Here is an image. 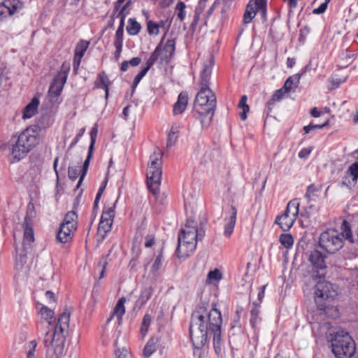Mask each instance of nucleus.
Returning <instances> with one entry per match:
<instances>
[{"label": "nucleus", "mask_w": 358, "mask_h": 358, "mask_svg": "<svg viewBox=\"0 0 358 358\" xmlns=\"http://www.w3.org/2000/svg\"><path fill=\"white\" fill-rule=\"evenodd\" d=\"M117 201V200H116L111 206H106L104 208L98 227L99 242L102 241L105 238L107 233L111 231Z\"/></svg>", "instance_id": "obj_12"}, {"label": "nucleus", "mask_w": 358, "mask_h": 358, "mask_svg": "<svg viewBox=\"0 0 358 358\" xmlns=\"http://www.w3.org/2000/svg\"><path fill=\"white\" fill-rule=\"evenodd\" d=\"M155 243V238L152 236H147L145 237V246L146 248L151 247Z\"/></svg>", "instance_id": "obj_61"}, {"label": "nucleus", "mask_w": 358, "mask_h": 358, "mask_svg": "<svg viewBox=\"0 0 358 358\" xmlns=\"http://www.w3.org/2000/svg\"><path fill=\"white\" fill-rule=\"evenodd\" d=\"M65 83L66 82H63V80L55 77L48 90L49 96L57 98L61 94Z\"/></svg>", "instance_id": "obj_22"}, {"label": "nucleus", "mask_w": 358, "mask_h": 358, "mask_svg": "<svg viewBox=\"0 0 358 358\" xmlns=\"http://www.w3.org/2000/svg\"><path fill=\"white\" fill-rule=\"evenodd\" d=\"M89 42L83 40L79 41L76 46L74 55L83 57L89 46Z\"/></svg>", "instance_id": "obj_35"}, {"label": "nucleus", "mask_w": 358, "mask_h": 358, "mask_svg": "<svg viewBox=\"0 0 358 358\" xmlns=\"http://www.w3.org/2000/svg\"><path fill=\"white\" fill-rule=\"evenodd\" d=\"M301 74L296 73L292 76H289L285 81L283 89L285 92H289L292 90H294L299 85L301 79Z\"/></svg>", "instance_id": "obj_27"}, {"label": "nucleus", "mask_w": 358, "mask_h": 358, "mask_svg": "<svg viewBox=\"0 0 358 358\" xmlns=\"http://www.w3.org/2000/svg\"><path fill=\"white\" fill-rule=\"evenodd\" d=\"M70 314L64 312L59 317L57 323L54 327V332H47L45 335L43 343L48 353L57 356L63 353L65 343L66 333L69 328Z\"/></svg>", "instance_id": "obj_4"}, {"label": "nucleus", "mask_w": 358, "mask_h": 358, "mask_svg": "<svg viewBox=\"0 0 358 358\" xmlns=\"http://www.w3.org/2000/svg\"><path fill=\"white\" fill-rule=\"evenodd\" d=\"M255 307L251 310V317H250V324L253 328L255 327L256 324H259L261 319L259 317V310L257 307L256 303H254Z\"/></svg>", "instance_id": "obj_39"}, {"label": "nucleus", "mask_w": 358, "mask_h": 358, "mask_svg": "<svg viewBox=\"0 0 358 358\" xmlns=\"http://www.w3.org/2000/svg\"><path fill=\"white\" fill-rule=\"evenodd\" d=\"M200 15H201V14L194 13V19H193V21L191 24L192 29H194L195 28V27L197 25V24L199 21V19H200Z\"/></svg>", "instance_id": "obj_64"}, {"label": "nucleus", "mask_w": 358, "mask_h": 358, "mask_svg": "<svg viewBox=\"0 0 358 358\" xmlns=\"http://www.w3.org/2000/svg\"><path fill=\"white\" fill-rule=\"evenodd\" d=\"M188 95L186 92H182L178 96L177 101L173 105V113L175 115L182 114L187 105Z\"/></svg>", "instance_id": "obj_21"}, {"label": "nucleus", "mask_w": 358, "mask_h": 358, "mask_svg": "<svg viewBox=\"0 0 358 358\" xmlns=\"http://www.w3.org/2000/svg\"><path fill=\"white\" fill-rule=\"evenodd\" d=\"M23 7V3L20 0H4L0 3V17L19 12Z\"/></svg>", "instance_id": "obj_14"}, {"label": "nucleus", "mask_w": 358, "mask_h": 358, "mask_svg": "<svg viewBox=\"0 0 358 358\" xmlns=\"http://www.w3.org/2000/svg\"><path fill=\"white\" fill-rule=\"evenodd\" d=\"M247 96H242L239 103L238 107L243 109V111L240 113V117L242 120H245L247 118V113L249 111V106L247 104Z\"/></svg>", "instance_id": "obj_34"}, {"label": "nucleus", "mask_w": 358, "mask_h": 358, "mask_svg": "<svg viewBox=\"0 0 358 358\" xmlns=\"http://www.w3.org/2000/svg\"><path fill=\"white\" fill-rule=\"evenodd\" d=\"M342 231L335 229H329L321 234L320 236V246L331 254H334L343 246L344 239L350 241L352 238V231L348 222L343 221Z\"/></svg>", "instance_id": "obj_5"}, {"label": "nucleus", "mask_w": 358, "mask_h": 358, "mask_svg": "<svg viewBox=\"0 0 358 358\" xmlns=\"http://www.w3.org/2000/svg\"><path fill=\"white\" fill-rule=\"evenodd\" d=\"M45 296L46 298L49 300V302L51 303V302H55L56 301V299H55V294L51 292V291H47L45 292Z\"/></svg>", "instance_id": "obj_63"}, {"label": "nucleus", "mask_w": 358, "mask_h": 358, "mask_svg": "<svg viewBox=\"0 0 358 358\" xmlns=\"http://www.w3.org/2000/svg\"><path fill=\"white\" fill-rule=\"evenodd\" d=\"M320 189V187H316L315 185H310L307 187L305 197L308 201L310 200L311 195L315 192H318Z\"/></svg>", "instance_id": "obj_48"}, {"label": "nucleus", "mask_w": 358, "mask_h": 358, "mask_svg": "<svg viewBox=\"0 0 358 358\" xmlns=\"http://www.w3.org/2000/svg\"><path fill=\"white\" fill-rule=\"evenodd\" d=\"M180 131V126L177 124H174L172 125L171 130L168 134L167 138V148L172 147L175 145L178 141V135Z\"/></svg>", "instance_id": "obj_28"}, {"label": "nucleus", "mask_w": 358, "mask_h": 358, "mask_svg": "<svg viewBox=\"0 0 358 358\" xmlns=\"http://www.w3.org/2000/svg\"><path fill=\"white\" fill-rule=\"evenodd\" d=\"M285 93H287L285 92V89L283 87L275 92V93L271 96V99L268 101V108L271 110V106L276 102L280 101Z\"/></svg>", "instance_id": "obj_33"}, {"label": "nucleus", "mask_w": 358, "mask_h": 358, "mask_svg": "<svg viewBox=\"0 0 358 358\" xmlns=\"http://www.w3.org/2000/svg\"><path fill=\"white\" fill-rule=\"evenodd\" d=\"M222 278V273L218 269H215L213 271H210L208 273L207 276V282H211L212 281H218Z\"/></svg>", "instance_id": "obj_43"}, {"label": "nucleus", "mask_w": 358, "mask_h": 358, "mask_svg": "<svg viewBox=\"0 0 358 358\" xmlns=\"http://www.w3.org/2000/svg\"><path fill=\"white\" fill-rule=\"evenodd\" d=\"M158 50L157 60L159 59L161 63L169 62L172 58L176 49L175 39H168L163 48L158 45L155 51Z\"/></svg>", "instance_id": "obj_15"}, {"label": "nucleus", "mask_w": 358, "mask_h": 358, "mask_svg": "<svg viewBox=\"0 0 358 358\" xmlns=\"http://www.w3.org/2000/svg\"><path fill=\"white\" fill-rule=\"evenodd\" d=\"M125 302L126 299L124 297H122L118 300L113 309V315L108 318L107 321L108 322H109L114 316L117 317L119 323L121 322L122 316L125 313Z\"/></svg>", "instance_id": "obj_24"}, {"label": "nucleus", "mask_w": 358, "mask_h": 358, "mask_svg": "<svg viewBox=\"0 0 358 358\" xmlns=\"http://www.w3.org/2000/svg\"><path fill=\"white\" fill-rule=\"evenodd\" d=\"M185 3L182 1H180L177 3L176 9L178 10L177 16L180 21H182L186 15V12L185 10Z\"/></svg>", "instance_id": "obj_45"}, {"label": "nucleus", "mask_w": 358, "mask_h": 358, "mask_svg": "<svg viewBox=\"0 0 358 358\" xmlns=\"http://www.w3.org/2000/svg\"><path fill=\"white\" fill-rule=\"evenodd\" d=\"M38 314L42 320L48 322L49 326L53 324L52 319L54 318L55 313L52 309L46 306H43L38 311Z\"/></svg>", "instance_id": "obj_29"}, {"label": "nucleus", "mask_w": 358, "mask_h": 358, "mask_svg": "<svg viewBox=\"0 0 358 358\" xmlns=\"http://www.w3.org/2000/svg\"><path fill=\"white\" fill-rule=\"evenodd\" d=\"M153 293L152 287H145L141 293L139 298L136 301L134 308L141 309L150 299Z\"/></svg>", "instance_id": "obj_25"}, {"label": "nucleus", "mask_w": 358, "mask_h": 358, "mask_svg": "<svg viewBox=\"0 0 358 358\" xmlns=\"http://www.w3.org/2000/svg\"><path fill=\"white\" fill-rule=\"evenodd\" d=\"M151 320H152V319H151V316L150 315L146 314L144 315V317L143 318L141 327V334L143 337H144L146 335V334L148 331L150 324L151 323Z\"/></svg>", "instance_id": "obj_40"}, {"label": "nucleus", "mask_w": 358, "mask_h": 358, "mask_svg": "<svg viewBox=\"0 0 358 358\" xmlns=\"http://www.w3.org/2000/svg\"><path fill=\"white\" fill-rule=\"evenodd\" d=\"M41 129L32 125L24 129L18 136L12 148V156L17 161L24 158L26 155L41 141Z\"/></svg>", "instance_id": "obj_6"}, {"label": "nucleus", "mask_w": 358, "mask_h": 358, "mask_svg": "<svg viewBox=\"0 0 358 358\" xmlns=\"http://www.w3.org/2000/svg\"><path fill=\"white\" fill-rule=\"evenodd\" d=\"M205 236L202 227L198 228L195 222L189 218L185 227L180 230L178 238L176 254L178 258L189 257L196 249L197 242Z\"/></svg>", "instance_id": "obj_3"}, {"label": "nucleus", "mask_w": 358, "mask_h": 358, "mask_svg": "<svg viewBox=\"0 0 358 358\" xmlns=\"http://www.w3.org/2000/svg\"><path fill=\"white\" fill-rule=\"evenodd\" d=\"M92 153H93V150H91L90 148H89L87 158L85 160L83 166L81 174L80 176V178H79V180H78V182L77 185V188H78L80 187L82 181L83 180L84 178L87 173V171L88 167H89V164H90V161L92 157Z\"/></svg>", "instance_id": "obj_31"}, {"label": "nucleus", "mask_w": 358, "mask_h": 358, "mask_svg": "<svg viewBox=\"0 0 358 358\" xmlns=\"http://www.w3.org/2000/svg\"><path fill=\"white\" fill-rule=\"evenodd\" d=\"M98 134V127L96 124H95L90 131V145L89 146V148H90L91 150H94V144L96 142V138Z\"/></svg>", "instance_id": "obj_44"}, {"label": "nucleus", "mask_w": 358, "mask_h": 358, "mask_svg": "<svg viewBox=\"0 0 358 358\" xmlns=\"http://www.w3.org/2000/svg\"><path fill=\"white\" fill-rule=\"evenodd\" d=\"M77 219L78 215L73 210L66 214L57 234V241L66 243L72 240V234L77 228Z\"/></svg>", "instance_id": "obj_10"}, {"label": "nucleus", "mask_w": 358, "mask_h": 358, "mask_svg": "<svg viewBox=\"0 0 358 358\" xmlns=\"http://www.w3.org/2000/svg\"><path fill=\"white\" fill-rule=\"evenodd\" d=\"M213 320L215 322L213 326L216 327V328L209 335L213 334V347L216 354L219 355L222 351L223 346V342L221 338V324L217 314L214 315Z\"/></svg>", "instance_id": "obj_16"}, {"label": "nucleus", "mask_w": 358, "mask_h": 358, "mask_svg": "<svg viewBox=\"0 0 358 358\" xmlns=\"http://www.w3.org/2000/svg\"><path fill=\"white\" fill-rule=\"evenodd\" d=\"M141 29V24L134 18L129 19L128 25L127 27V31L129 35H137L140 32Z\"/></svg>", "instance_id": "obj_30"}, {"label": "nucleus", "mask_w": 358, "mask_h": 358, "mask_svg": "<svg viewBox=\"0 0 358 358\" xmlns=\"http://www.w3.org/2000/svg\"><path fill=\"white\" fill-rule=\"evenodd\" d=\"M308 262L313 268L318 271L326 268L324 259L326 256L319 250H315L307 254Z\"/></svg>", "instance_id": "obj_17"}, {"label": "nucleus", "mask_w": 358, "mask_h": 358, "mask_svg": "<svg viewBox=\"0 0 358 358\" xmlns=\"http://www.w3.org/2000/svg\"><path fill=\"white\" fill-rule=\"evenodd\" d=\"M215 314H217V316L218 315L220 324H222L221 313L216 308L208 310V306L201 303L199 304L193 311L191 317L189 334L192 345L195 348H202L206 343L209 334L216 328V327L213 326L215 322L213 320Z\"/></svg>", "instance_id": "obj_1"}, {"label": "nucleus", "mask_w": 358, "mask_h": 358, "mask_svg": "<svg viewBox=\"0 0 358 358\" xmlns=\"http://www.w3.org/2000/svg\"><path fill=\"white\" fill-rule=\"evenodd\" d=\"M351 176L354 182H357L358 180V162L352 164L346 171Z\"/></svg>", "instance_id": "obj_41"}, {"label": "nucleus", "mask_w": 358, "mask_h": 358, "mask_svg": "<svg viewBox=\"0 0 358 358\" xmlns=\"http://www.w3.org/2000/svg\"><path fill=\"white\" fill-rule=\"evenodd\" d=\"M157 350V340L150 338L145 345L143 350V355L146 357H149Z\"/></svg>", "instance_id": "obj_32"}, {"label": "nucleus", "mask_w": 358, "mask_h": 358, "mask_svg": "<svg viewBox=\"0 0 358 358\" xmlns=\"http://www.w3.org/2000/svg\"><path fill=\"white\" fill-rule=\"evenodd\" d=\"M313 149L311 148H303L299 152V157L300 159H306L311 153Z\"/></svg>", "instance_id": "obj_54"}, {"label": "nucleus", "mask_w": 358, "mask_h": 358, "mask_svg": "<svg viewBox=\"0 0 358 358\" xmlns=\"http://www.w3.org/2000/svg\"><path fill=\"white\" fill-rule=\"evenodd\" d=\"M299 203L296 199L290 201L283 214L276 217L275 223L284 231H289L293 226L299 214Z\"/></svg>", "instance_id": "obj_11"}, {"label": "nucleus", "mask_w": 358, "mask_h": 358, "mask_svg": "<svg viewBox=\"0 0 358 358\" xmlns=\"http://www.w3.org/2000/svg\"><path fill=\"white\" fill-rule=\"evenodd\" d=\"M342 183L343 185L350 187L354 186L357 183V182H354L351 176H350L347 172H345V175L343 178Z\"/></svg>", "instance_id": "obj_49"}, {"label": "nucleus", "mask_w": 358, "mask_h": 358, "mask_svg": "<svg viewBox=\"0 0 358 358\" xmlns=\"http://www.w3.org/2000/svg\"><path fill=\"white\" fill-rule=\"evenodd\" d=\"M85 133V129L84 128H82L79 133L76 135V138H74V140L72 141V143H71V145H69V149H71L72 148H73L76 144L79 141L80 138L83 136V135Z\"/></svg>", "instance_id": "obj_55"}, {"label": "nucleus", "mask_w": 358, "mask_h": 358, "mask_svg": "<svg viewBox=\"0 0 358 358\" xmlns=\"http://www.w3.org/2000/svg\"><path fill=\"white\" fill-rule=\"evenodd\" d=\"M115 48V51L114 52V57L116 61H118L120 56H121V52H122V45H120V44H113Z\"/></svg>", "instance_id": "obj_56"}, {"label": "nucleus", "mask_w": 358, "mask_h": 358, "mask_svg": "<svg viewBox=\"0 0 358 358\" xmlns=\"http://www.w3.org/2000/svg\"><path fill=\"white\" fill-rule=\"evenodd\" d=\"M338 295V291L336 285L321 280L315 286V301L317 308L320 310H325L329 299H334Z\"/></svg>", "instance_id": "obj_9"}, {"label": "nucleus", "mask_w": 358, "mask_h": 358, "mask_svg": "<svg viewBox=\"0 0 358 358\" xmlns=\"http://www.w3.org/2000/svg\"><path fill=\"white\" fill-rule=\"evenodd\" d=\"M205 8H206V3H203V1H199L196 8H195L194 13L201 15V13L204 10Z\"/></svg>", "instance_id": "obj_57"}, {"label": "nucleus", "mask_w": 358, "mask_h": 358, "mask_svg": "<svg viewBox=\"0 0 358 358\" xmlns=\"http://www.w3.org/2000/svg\"><path fill=\"white\" fill-rule=\"evenodd\" d=\"M355 350V343L348 332L339 331L331 339V350L336 358H351Z\"/></svg>", "instance_id": "obj_7"}, {"label": "nucleus", "mask_w": 358, "mask_h": 358, "mask_svg": "<svg viewBox=\"0 0 358 358\" xmlns=\"http://www.w3.org/2000/svg\"><path fill=\"white\" fill-rule=\"evenodd\" d=\"M123 35H124V30L117 29L115 32V41H114L113 44L123 45Z\"/></svg>", "instance_id": "obj_50"}, {"label": "nucleus", "mask_w": 358, "mask_h": 358, "mask_svg": "<svg viewBox=\"0 0 358 358\" xmlns=\"http://www.w3.org/2000/svg\"><path fill=\"white\" fill-rule=\"evenodd\" d=\"M83 57H78V56H75L74 55V58H73V70L74 71H77V70L79 68V66H80V64L81 62V59H82Z\"/></svg>", "instance_id": "obj_59"}, {"label": "nucleus", "mask_w": 358, "mask_h": 358, "mask_svg": "<svg viewBox=\"0 0 358 358\" xmlns=\"http://www.w3.org/2000/svg\"><path fill=\"white\" fill-rule=\"evenodd\" d=\"M227 213L228 217L225 218L224 234L226 237H229L233 233L236 224L237 210L235 207L231 206Z\"/></svg>", "instance_id": "obj_19"}, {"label": "nucleus", "mask_w": 358, "mask_h": 358, "mask_svg": "<svg viewBox=\"0 0 358 358\" xmlns=\"http://www.w3.org/2000/svg\"><path fill=\"white\" fill-rule=\"evenodd\" d=\"M329 1V0H326L325 2L321 3L320 6L318 8H315L313 10V13H315V14H322V13H323L327 10V3H328Z\"/></svg>", "instance_id": "obj_53"}, {"label": "nucleus", "mask_w": 358, "mask_h": 358, "mask_svg": "<svg viewBox=\"0 0 358 358\" xmlns=\"http://www.w3.org/2000/svg\"><path fill=\"white\" fill-rule=\"evenodd\" d=\"M162 153L155 152L150 157L147 169V185L153 195L159 192L162 180Z\"/></svg>", "instance_id": "obj_8"}, {"label": "nucleus", "mask_w": 358, "mask_h": 358, "mask_svg": "<svg viewBox=\"0 0 358 358\" xmlns=\"http://www.w3.org/2000/svg\"><path fill=\"white\" fill-rule=\"evenodd\" d=\"M147 28L150 35H158L159 33V24L151 20L148 22Z\"/></svg>", "instance_id": "obj_42"}, {"label": "nucleus", "mask_w": 358, "mask_h": 358, "mask_svg": "<svg viewBox=\"0 0 358 358\" xmlns=\"http://www.w3.org/2000/svg\"><path fill=\"white\" fill-rule=\"evenodd\" d=\"M22 228L24 229L22 242L23 252L19 255L20 261L22 264L24 262L27 252L31 248V244L34 242V233L32 228V221L29 217L26 216L24 217Z\"/></svg>", "instance_id": "obj_13"}, {"label": "nucleus", "mask_w": 358, "mask_h": 358, "mask_svg": "<svg viewBox=\"0 0 358 358\" xmlns=\"http://www.w3.org/2000/svg\"><path fill=\"white\" fill-rule=\"evenodd\" d=\"M36 341H31L29 343V350L27 352V358H33L34 357V352L36 348Z\"/></svg>", "instance_id": "obj_51"}, {"label": "nucleus", "mask_w": 358, "mask_h": 358, "mask_svg": "<svg viewBox=\"0 0 358 358\" xmlns=\"http://www.w3.org/2000/svg\"><path fill=\"white\" fill-rule=\"evenodd\" d=\"M162 255L159 254L155 259L152 266V272H157L162 267Z\"/></svg>", "instance_id": "obj_47"}, {"label": "nucleus", "mask_w": 358, "mask_h": 358, "mask_svg": "<svg viewBox=\"0 0 358 358\" xmlns=\"http://www.w3.org/2000/svg\"><path fill=\"white\" fill-rule=\"evenodd\" d=\"M107 262L106 259H103L99 262V266H102L101 271L100 273L99 279H101L104 277V273L106 271V266Z\"/></svg>", "instance_id": "obj_60"}, {"label": "nucleus", "mask_w": 358, "mask_h": 358, "mask_svg": "<svg viewBox=\"0 0 358 358\" xmlns=\"http://www.w3.org/2000/svg\"><path fill=\"white\" fill-rule=\"evenodd\" d=\"M157 49L156 51H154L150 58L148 59L146 62V66L144 67L134 78L132 88L133 90L136 87L139 82L141 80V79L146 75L147 72L149 71V69L152 67V66L154 64V63L157 61V53H158Z\"/></svg>", "instance_id": "obj_18"}, {"label": "nucleus", "mask_w": 358, "mask_h": 358, "mask_svg": "<svg viewBox=\"0 0 358 358\" xmlns=\"http://www.w3.org/2000/svg\"><path fill=\"white\" fill-rule=\"evenodd\" d=\"M110 84V82L105 71H102L98 74L97 78L95 81V87L105 90L106 99H108V96Z\"/></svg>", "instance_id": "obj_23"}, {"label": "nucleus", "mask_w": 358, "mask_h": 358, "mask_svg": "<svg viewBox=\"0 0 358 358\" xmlns=\"http://www.w3.org/2000/svg\"><path fill=\"white\" fill-rule=\"evenodd\" d=\"M220 3H222L220 1V0L215 1V2L213 3V5L210 7V8L207 11L206 18H208L213 14L216 6Z\"/></svg>", "instance_id": "obj_58"}, {"label": "nucleus", "mask_w": 358, "mask_h": 358, "mask_svg": "<svg viewBox=\"0 0 358 358\" xmlns=\"http://www.w3.org/2000/svg\"><path fill=\"white\" fill-rule=\"evenodd\" d=\"M127 355V350L125 348H117L114 352L115 358H126Z\"/></svg>", "instance_id": "obj_52"}, {"label": "nucleus", "mask_w": 358, "mask_h": 358, "mask_svg": "<svg viewBox=\"0 0 358 358\" xmlns=\"http://www.w3.org/2000/svg\"><path fill=\"white\" fill-rule=\"evenodd\" d=\"M280 242L285 248L289 249L293 245L294 238L290 234H283L280 236Z\"/></svg>", "instance_id": "obj_37"}, {"label": "nucleus", "mask_w": 358, "mask_h": 358, "mask_svg": "<svg viewBox=\"0 0 358 358\" xmlns=\"http://www.w3.org/2000/svg\"><path fill=\"white\" fill-rule=\"evenodd\" d=\"M38 104L39 100L36 97H34L31 102L24 108L22 118L26 120L33 117L37 111Z\"/></svg>", "instance_id": "obj_26"}, {"label": "nucleus", "mask_w": 358, "mask_h": 358, "mask_svg": "<svg viewBox=\"0 0 358 358\" xmlns=\"http://www.w3.org/2000/svg\"><path fill=\"white\" fill-rule=\"evenodd\" d=\"M257 11L260 13L262 17L265 20L266 14V0H259Z\"/></svg>", "instance_id": "obj_46"}, {"label": "nucleus", "mask_w": 358, "mask_h": 358, "mask_svg": "<svg viewBox=\"0 0 358 358\" xmlns=\"http://www.w3.org/2000/svg\"><path fill=\"white\" fill-rule=\"evenodd\" d=\"M214 62L212 58L207 60L203 66L200 74V90L195 98L194 107L201 117L210 115L212 120L216 108L217 100L215 93L209 87L210 78Z\"/></svg>", "instance_id": "obj_2"}, {"label": "nucleus", "mask_w": 358, "mask_h": 358, "mask_svg": "<svg viewBox=\"0 0 358 358\" xmlns=\"http://www.w3.org/2000/svg\"><path fill=\"white\" fill-rule=\"evenodd\" d=\"M80 164H81V161H79L76 166H70L69 167V171H68L69 178L71 180H75L78 178V177L80 174Z\"/></svg>", "instance_id": "obj_38"}, {"label": "nucleus", "mask_w": 358, "mask_h": 358, "mask_svg": "<svg viewBox=\"0 0 358 358\" xmlns=\"http://www.w3.org/2000/svg\"><path fill=\"white\" fill-rule=\"evenodd\" d=\"M259 0H250L243 15V23L248 24L255 17L258 8Z\"/></svg>", "instance_id": "obj_20"}, {"label": "nucleus", "mask_w": 358, "mask_h": 358, "mask_svg": "<svg viewBox=\"0 0 358 358\" xmlns=\"http://www.w3.org/2000/svg\"><path fill=\"white\" fill-rule=\"evenodd\" d=\"M70 71V64L64 62L61 66L60 71L55 76L57 79L63 80V82H66L69 72Z\"/></svg>", "instance_id": "obj_36"}, {"label": "nucleus", "mask_w": 358, "mask_h": 358, "mask_svg": "<svg viewBox=\"0 0 358 358\" xmlns=\"http://www.w3.org/2000/svg\"><path fill=\"white\" fill-rule=\"evenodd\" d=\"M129 64L132 66H137L141 62V59L138 57H133L131 59L128 61Z\"/></svg>", "instance_id": "obj_62"}]
</instances>
